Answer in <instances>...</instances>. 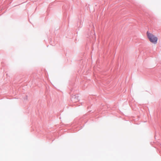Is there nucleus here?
<instances>
[{
	"label": "nucleus",
	"mask_w": 161,
	"mask_h": 161,
	"mask_svg": "<svg viewBox=\"0 0 161 161\" xmlns=\"http://www.w3.org/2000/svg\"><path fill=\"white\" fill-rule=\"evenodd\" d=\"M146 34L147 38L151 42L154 44L157 43L158 39L155 35L148 31L147 32Z\"/></svg>",
	"instance_id": "nucleus-1"
}]
</instances>
